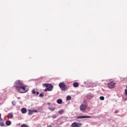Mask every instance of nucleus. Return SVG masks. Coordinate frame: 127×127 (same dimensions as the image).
Here are the masks:
<instances>
[{"label":"nucleus","mask_w":127,"mask_h":127,"mask_svg":"<svg viewBox=\"0 0 127 127\" xmlns=\"http://www.w3.org/2000/svg\"><path fill=\"white\" fill-rule=\"evenodd\" d=\"M0 126L1 127H3L4 126V123H3V122H0Z\"/></svg>","instance_id":"aec40b11"},{"label":"nucleus","mask_w":127,"mask_h":127,"mask_svg":"<svg viewBox=\"0 0 127 127\" xmlns=\"http://www.w3.org/2000/svg\"><path fill=\"white\" fill-rule=\"evenodd\" d=\"M26 112H27V110H26V108H23L21 109V113L22 114H26Z\"/></svg>","instance_id":"6e6552de"},{"label":"nucleus","mask_w":127,"mask_h":127,"mask_svg":"<svg viewBox=\"0 0 127 127\" xmlns=\"http://www.w3.org/2000/svg\"><path fill=\"white\" fill-rule=\"evenodd\" d=\"M17 99H20V97H17Z\"/></svg>","instance_id":"c756f323"},{"label":"nucleus","mask_w":127,"mask_h":127,"mask_svg":"<svg viewBox=\"0 0 127 127\" xmlns=\"http://www.w3.org/2000/svg\"><path fill=\"white\" fill-rule=\"evenodd\" d=\"M91 116H79L77 117V119H87L90 118Z\"/></svg>","instance_id":"423d86ee"},{"label":"nucleus","mask_w":127,"mask_h":127,"mask_svg":"<svg viewBox=\"0 0 127 127\" xmlns=\"http://www.w3.org/2000/svg\"><path fill=\"white\" fill-rule=\"evenodd\" d=\"M64 113V110H61L59 111V114H60V115H62V114Z\"/></svg>","instance_id":"2eb2a0df"},{"label":"nucleus","mask_w":127,"mask_h":127,"mask_svg":"<svg viewBox=\"0 0 127 127\" xmlns=\"http://www.w3.org/2000/svg\"><path fill=\"white\" fill-rule=\"evenodd\" d=\"M32 94H33L34 95H35L36 94V91L35 90V89H33L32 90Z\"/></svg>","instance_id":"dca6fc26"},{"label":"nucleus","mask_w":127,"mask_h":127,"mask_svg":"<svg viewBox=\"0 0 127 127\" xmlns=\"http://www.w3.org/2000/svg\"><path fill=\"white\" fill-rule=\"evenodd\" d=\"M116 86V83L114 82H111L108 84V87L110 89H114Z\"/></svg>","instance_id":"39448f33"},{"label":"nucleus","mask_w":127,"mask_h":127,"mask_svg":"<svg viewBox=\"0 0 127 127\" xmlns=\"http://www.w3.org/2000/svg\"><path fill=\"white\" fill-rule=\"evenodd\" d=\"M73 87H74L75 88H77V87H79V83H78V82H74L73 84Z\"/></svg>","instance_id":"9d476101"},{"label":"nucleus","mask_w":127,"mask_h":127,"mask_svg":"<svg viewBox=\"0 0 127 127\" xmlns=\"http://www.w3.org/2000/svg\"><path fill=\"white\" fill-rule=\"evenodd\" d=\"M35 95H39V92H37L35 94Z\"/></svg>","instance_id":"b1692460"},{"label":"nucleus","mask_w":127,"mask_h":127,"mask_svg":"<svg viewBox=\"0 0 127 127\" xmlns=\"http://www.w3.org/2000/svg\"><path fill=\"white\" fill-rule=\"evenodd\" d=\"M8 119H12V118H13V115L12 113H9L8 114Z\"/></svg>","instance_id":"9b49d317"},{"label":"nucleus","mask_w":127,"mask_h":127,"mask_svg":"<svg viewBox=\"0 0 127 127\" xmlns=\"http://www.w3.org/2000/svg\"><path fill=\"white\" fill-rule=\"evenodd\" d=\"M33 113H37V110H33Z\"/></svg>","instance_id":"393cba45"},{"label":"nucleus","mask_w":127,"mask_h":127,"mask_svg":"<svg viewBox=\"0 0 127 127\" xmlns=\"http://www.w3.org/2000/svg\"><path fill=\"white\" fill-rule=\"evenodd\" d=\"M39 96L40 97H44V94H43V93H41Z\"/></svg>","instance_id":"4be33fe9"},{"label":"nucleus","mask_w":127,"mask_h":127,"mask_svg":"<svg viewBox=\"0 0 127 127\" xmlns=\"http://www.w3.org/2000/svg\"><path fill=\"white\" fill-rule=\"evenodd\" d=\"M14 86L19 93H26L28 91V89H26V86L24 85L23 83L20 80L16 81Z\"/></svg>","instance_id":"f257e3e1"},{"label":"nucleus","mask_w":127,"mask_h":127,"mask_svg":"<svg viewBox=\"0 0 127 127\" xmlns=\"http://www.w3.org/2000/svg\"><path fill=\"white\" fill-rule=\"evenodd\" d=\"M57 104H59V105H61L63 103V101H62V99H59L57 101Z\"/></svg>","instance_id":"1a4fd4ad"},{"label":"nucleus","mask_w":127,"mask_h":127,"mask_svg":"<svg viewBox=\"0 0 127 127\" xmlns=\"http://www.w3.org/2000/svg\"><path fill=\"white\" fill-rule=\"evenodd\" d=\"M48 109L49 110H50L52 112L55 111V108L54 107H49Z\"/></svg>","instance_id":"ddd939ff"},{"label":"nucleus","mask_w":127,"mask_h":127,"mask_svg":"<svg viewBox=\"0 0 127 127\" xmlns=\"http://www.w3.org/2000/svg\"><path fill=\"white\" fill-rule=\"evenodd\" d=\"M28 115L29 116H31L32 115H33V110L28 109Z\"/></svg>","instance_id":"0eeeda50"},{"label":"nucleus","mask_w":127,"mask_h":127,"mask_svg":"<svg viewBox=\"0 0 127 127\" xmlns=\"http://www.w3.org/2000/svg\"><path fill=\"white\" fill-rule=\"evenodd\" d=\"M100 99L101 100V101H104L105 100V97H104V96H101Z\"/></svg>","instance_id":"6ab92c4d"},{"label":"nucleus","mask_w":127,"mask_h":127,"mask_svg":"<svg viewBox=\"0 0 127 127\" xmlns=\"http://www.w3.org/2000/svg\"><path fill=\"white\" fill-rule=\"evenodd\" d=\"M43 86H45V87H47V88H46L44 90V91L45 92H47V91H52V90H53V86H52V85H51L50 84L44 83V84H43Z\"/></svg>","instance_id":"f03ea898"},{"label":"nucleus","mask_w":127,"mask_h":127,"mask_svg":"<svg viewBox=\"0 0 127 127\" xmlns=\"http://www.w3.org/2000/svg\"><path fill=\"white\" fill-rule=\"evenodd\" d=\"M48 127H52V126L51 125H50Z\"/></svg>","instance_id":"c85d7f7f"},{"label":"nucleus","mask_w":127,"mask_h":127,"mask_svg":"<svg viewBox=\"0 0 127 127\" xmlns=\"http://www.w3.org/2000/svg\"><path fill=\"white\" fill-rule=\"evenodd\" d=\"M0 121H1V114H0Z\"/></svg>","instance_id":"bb28decb"},{"label":"nucleus","mask_w":127,"mask_h":127,"mask_svg":"<svg viewBox=\"0 0 127 127\" xmlns=\"http://www.w3.org/2000/svg\"><path fill=\"white\" fill-rule=\"evenodd\" d=\"M5 124L6 126H10L11 125V122L10 121H6Z\"/></svg>","instance_id":"f8f14e48"},{"label":"nucleus","mask_w":127,"mask_h":127,"mask_svg":"<svg viewBox=\"0 0 127 127\" xmlns=\"http://www.w3.org/2000/svg\"><path fill=\"white\" fill-rule=\"evenodd\" d=\"M12 104L13 106H15V104L13 103V102H12Z\"/></svg>","instance_id":"cd10ccee"},{"label":"nucleus","mask_w":127,"mask_h":127,"mask_svg":"<svg viewBox=\"0 0 127 127\" xmlns=\"http://www.w3.org/2000/svg\"><path fill=\"white\" fill-rule=\"evenodd\" d=\"M116 113V114H118V111H117Z\"/></svg>","instance_id":"7c9ffc66"},{"label":"nucleus","mask_w":127,"mask_h":127,"mask_svg":"<svg viewBox=\"0 0 127 127\" xmlns=\"http://www.w3.org/2000/svg\"><path fill=\"white\" fill-rule=\"evenodd\" d=\"M71 126L72 127H77L78 126H77V124L76 123H73L72 124Z\"/></svg>","instance_id":"4468645a"},{"label":"nucleus","mask_w":127,"mask_h":127,"mask_svg":"<svg viewBox=\"0 0 127 127\" xmlns=\"http://www.w3.org/2000/svg\"><path fill=\"white\" fill-rule=\"evenodd\" d=\"M59 86L61 88L62 91H66L67 90V86L64 82L60 83Z\"/></svg>","instance_id":"7ed1b4c3"},{"label":"nucleus","mask_w":127,"mask_h":127,"mask_svg":"<svg viewBox=\"0 0 127 127\" xmlns=\"http://www.w3.org/2000/svg\"><path fill=\"white\" fill-rule=\"evenodd\" d=\"M125 91V94L127 96V89H126Z\"/></svg>","instance_id":"5701e85b"},{"label":"nucleus","mask_w":127,"mask_h":127,"mask_svg":"<svg viewBox=\"0 0 127 127\" xmlns=\"http://www.w3.org/2000/svg\"><path fill=\"white\" fill-rule=\"evenodd\" d=\"M66 100H67V101H70V100H71V97L70 95H68L66 97Z\"/></svg>","instance_id":"a211bd4d"},{"label":"nucleus","mask_w":127,"mask_h":127,"mask_svg":"<svg viewBox=\"0 0 127 127\" xmlns=\"http://www.w3.org/2000/svg\"><path fill=\"white\" fill-rule=\"evenodd\" d=\"M87 103H86V101H85L81 105L80 107V111L81 112H84L85 110H86V108H87Z\"/></svg>","instance_id":"20e7f679"},{"label":"nucleus","mask_w":127,"mask_h":127,"mask_svg":"<svg viewBox=\"0 0 127 127\" xmlns=\"http://www.w3.org/2000/svg\"><path fill=\"white\" fill-rule=\"evenodd\" d=\"M57 117V115H54L53 116H52V118L53 119H56V118Z\"/></svg>","instance_id":"412c9836"},{"label":"nucleus","mask_w":127,"mask_h":127,"mask_svg":"<svg viewBox=\"0 0 127 127\" xmlns=\"http://www.w3.org/2000/svg\"><path fill=\"white\" fill-rule=\"evenodd\" d=\"M47 105H48L49 106H50V105H51V103L50 102H48L47 103Z\"/></svg>","instance_id":"a878e982"},{"label":"nucleus","mask_w":127,"mask_h":127,"mask_svg":"<svg viewBox=\"0 0 127 127\" xmlns=\"http://www.w3.org/2000/svg\"><path fill=\"white\" fill-rule=\"evenodd\" d=\"M21 127H29V126H27V125H26V124H22L21 126Z\"/></svg>","instance_id":"f3484780"}]
</instances>
